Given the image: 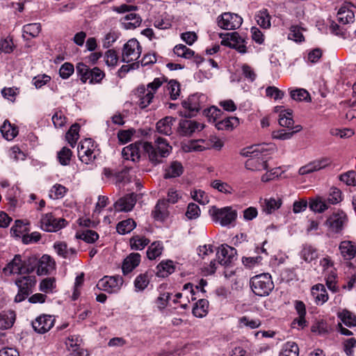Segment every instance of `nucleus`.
<instances>
[{"label": "nucleus", "instance_id": "nucleus-61", "mask_svg": "<svg viewBox=\"0 0 356 356\" xmlns=\"http://www.w3.org/2000/svg\"><path fill=\"white\" fill-rule=\"evenodd\" d=\"M94 145L90 138H86L78 145V156L83 157L87 152H90V148L93 147Z\"/></svg>", "mask_w": 356, "mask_h": 356}, {"label": "nucleus", "instance_id": "nucleus-8", "mask_svg": "<svg viewBox=\"0 0 356 356\" xmlns=\"http://www.w3.org/2000/svg\"><path fill=\"white\" fill-rule=\"evenodd\" d=\"M15 284L18 288V291L14 300L15 302H21L33 292L36 278L33 275L22 276L15 280Z\"/></svg>", "mask_w": 356, "mask_h": 356}, {"label": "nucleus", "instance_id": "nucleus-42", "mask_svg": "<svg viewBox=\"0 0 356 356\" xmlns=\"http://www.w3.org/2000/svg\"><path fill=\"white\" fill-rule=\"evenodd\" d=\"M299 348L293 341H288L284 344L280 356H298Z\"/></svg>", "mask_w": 356, "mask_h": 356}, {"label": "nucleus", "instance_id": "nucleus-60", "mask_svg": "<svg viewBox=\"0 0 356 356\" xmlns=\"http://www.w3.org/2000/svg\"><path fill=\"white\" fill-rule=\"evenodd\" d=\"M168 90L170 98L173 100L177 99L180 94V85L175 80H170L168 84Z\"/></svg>", "mask_w": 356, "mask_h": 356}, {"label": "nucleus", "instance_id": "nucleus-19", "mask_svg": "<svg viewBox=\"0 0 356 356\" xmlns=\"http://www.w3.org/2000/svg\"><path fill=\"white\" fill-rule=\"evenodd\" d=\"M136 201V195L132 193L124 195L116 201L114 204V207L118 211L128 212L133 209Z\"/></svg>", "mask_w": 356, "mask_h": 356}, {"label": "nucleus", "instance_id": "nucleus-5", "mask_svg": "<svg viewBox=\"0 0 356 356\" xmlns=\"http://www.w3.org/2000/svg\"><path fill=\"white\" fill-rule=\"evenodd\" d=\"M167 79L163 77L155 78L152 82L147 85V88L144 86H140L137 89V92L139 97L138 104L141 108H146L152 102L154 95L156 90L165 82Z\"/></svg>", "mask_w": 356, "mask_h": 356}, {"label": "nucleus", "instance_id": "nucleus-2", "mask_svg": "<svg viewBox=\"0 0 356 356\" xmlns=\"http://www.w3.org/2000/svg\"><path fill=\"white\" fill-rule=\"evenodd\" d=\"M143 150L147 156L149 161L153 165H157L163 162L164 159L168 157L172 150L167 140L163 138L158 137L154 143L145 142L141 144Z\"/></svg>", "mask_w": 356, "mask_h": 356}, {"label": "nucleus", "instance_id": "nucleus-63", "mask_svg": "<svg viewBox=\"0 0 356 356\" xmlns=\"http://www.w3.org/2000/svg\"><path fill=\"white\" fill-rule=\"evenodd\" d=\"M212 186L218 191L225 194H231L234 191L231 186L227 183L222 182L220 180H214L212 182Z\"/></svg>", "mask_w": 356, "mask_h": 356}, {"label": "nucleus", "instance_id": "nucleus-24", "mask_svg": "<svg viewBox=\"0 0 356 356\" xmlns=\"http://www.w3.org/2000/svg\"><path fill=\"white\" fill-rule=\"evenodd\" d=\"M152 216L155 220L165 221L169 216L168 204L165 200H159L152 213Z\"/></svg>", "mask_w": 356, "mask_h": 356}, {"label": "nucleus", "instance_id": "nucleus-35", "mask_svg": "<svg viewBox=\"0 0 356 356\" xmlns=\"http://www.w3.org/2000/svg\"><path fill=\"white\" fill-rule=\"evenodd\" d=\"M337 317L348 327H356V315L343 309L337 313Z\"/></svg>", "mask_w": 356, "mask_h": 356}, {"label": "nucleus", "instance_id": "nucleus-59", "mask_svg": "<svg viewBox=\"0 0 356 356\" xmlns=\"http://www.w3.org/2000/svg\"><path fill=\"white\" fill-rule=\"evenodd\" d=\"M241 326H245L250 329H255L261 325V321L258 318H250L248 316H243L239 319Z\"/></svg>", "mask_w": 356, "mask_h": 356}, {"label": "nucleus", "instance_id": "nucleus-50", "mask_svg": "<svg viewBox=\"0 0 356 356\" xmlns=\"http://www.w3.org/2000/svg\"><path fill=\"white\" fill-rule=\"evenodd\" d=\"M76 237L86 243H92L99 238V234L93 230L86 229L81 233H76Z\"/></svg>", "mask_w": 356, "mask_h": 356}, {"label": "nucleus", "instance_id": "nucleus-53", "mask_svg": "<svg viewBox=\"0 0 356 356\" xmlns=\"http://www.w3.org/2000/svg\"><path fill=\"white\" fill-rule=\"evenodd\" d=\"M72 152L67 147H63L57 154V158L62 165H69Z\"/></svg>", "mask_w": 356, "mask_h": 356}, {"label": "nucleus", "instance_id": "nucleus-49", "mask_svg": "<svg viewBox=\"0 0 356 356\" xmlns=\"http://www.w3.org/2000/svg\"><path fill=\"white\" fill-rule=\"evenodd\" d=\"M149 283V279L147 273L138 275L134 280V286L136 291H144Z\"/></svg>", "mask_w": 356, "mask_h": 356}, {"label": "nucleus", "instance_id": "nucleus-23", "mask_svg": "<svg viewBox=\"0 0 356 356\" xmlns=\"http://www.w3.org/2000/svg\"><path fill=\"white\" fill-rule=\"evenodd\" d=\"M350 3H345L337 13V20L342 24L353 23L355 20V14L350 7Z\"/></svg>", "mask_w": 356, "mask_h": 356}, {"label": "nucleus", "instance_id": "nucleus-55", "mask_svg": "<svg viewBox=\"0 0 356 356\" xmlns=\"http://www.w3.org/2000/svg\"><path fill=\"white\" fill-rule=\"evenodd\" d=\"M204 113L210 122L216 124L221 115V111L216 106H211L204 109Z\"/></svg>", "mask_w": 356, "mask_h": 356}, {"label": "nucleus", "instance_id": "nucleus-4", "mask_svg": "<svg viewBox=\"0 0 356 356\" xmlns=\"http://www.w3.org/2000/svg\"><path fill=\"white\" fill-rule=\"evenodd\" d=\"M35 258H29L27 260H22L20 254L15 255L14 258L3 268V271L6 275L12 274H25L31 273L34 271L35 265Z\"/></svg>", "mask_w": 356, "mask_h": 356}, {"label": "nucleus", "instance_id": "nucleus-31", "mask_svg": "<svg viewBox=\"0 0 356 356\" xmlns=\"http://www.w3.org/2000/svg\"><path fill=\"white\" fill-rule=\"evenodd\" d=\"M15 318L16 315L13 311L1 312L0 313V328L3 330L10 328L15 321Z\"/></svg>", "mask_w": 356, "mask_h": 356}, {"label": "nucleus", "instance_id": "nucleus-12", "mask_svg": "<svg viewBox=\"0 0 356 356\" xmlns=\"http://www.w3.org/2000/svg\"><path fill=\"white\" fill-rule=\"evenodd\" d=\"M243 23V19L237 14L225 13L218 18V26L226 30H234L239 28Z\"/></svg>", "mask_w": 356, "mask_h": 356}, {"label": "nucleus", "instance_id": "nucleus-46", "mask_svg": "<svg viewBox=\"0 0 356 356\" xmlns=\"http://www.w3.org/2000/svg\"><path fill=\"white\" fill-rule=\"evenodd\" d=\"M149 243V240L144 236L138 235L134 236L130 238V245L131 249L141 250Z\"/></svg>", "mask_w": 356, "mask_h": 356}, {"label": "nucleus", "instance_id": "nucleus-43", "mask_svg": "<svg viewBox=\"0 0 356 356\" xmlns=\"http://www.w3.org/2000/svg\"><path fill=\"white\" fill-rule=\"evenodd\" d=\"M257 24L264 29H268L270 26V16L266 9L259 10L256 16Z\"/></svg>", "mask_w": 356, "mask_h": 356}, {"label": "nucleus", "instance_id": "nucleus-52", "mask_svg": "<svg viewBox=\"0 0 356 356\" xmlns=\"http://www.w3.org/2000/svg\"><path fill=\"white\" fill-rule=\"evenodd\" d=\"M163 251V245L160 242H154L147 250V256L149 259L153 260L159 257Z\"/></svg>", "mask_w": 356, "mask_h": 356}, {"label": "nucleus", "instance_id": "nucleus-41", "mask_svg": "<svg viewBox=\"0 0 356 356\" xmlns=\"http://www.w3.org/2000/svg\"><path fill=\"white\" fill-rule=\"evenodd\" d=\"M136 226L133 219H127L118 223L116 229L120 234H126L131 232Z\"/></svg>", "mask_w": 356, "mask_h": 356}, {"label": "nucleus", "instance_id": "nucleus-21", "mask_svg": "<svg viewBox=\"0 0 356 356\" xmlns=\"http://www.w3.org/2000/svg\"><path fill=\"white\" fill-rule=\"evenodd\" d=\"M33 264L38 265L37 273L38 275H47L50 273L55 268V261L47 254H44L38 262H33Z\"/></svg>", "mask_w": 356, "mask_h": 356}, {"label": "nucleus", "instance_id": "nucleus-18", "mask_svg": "<svg viewBox=\"0 0 356 356\" xmlns=\"http://www.w3.org/2000/svg\"><path fill=\"white\" fill-rule=\"evenodd\" d=\"M236 250L227 245H222L217 252L218 263L222 266H228L234 259Z\"/></svg>", "mask_w": 356, "mask_h": 356}, {"label": "nucleus", "instance_id": "nucleus-11", "mask_svg": "<svg viewBox=\"0 0 356 356\" xmlns=\"http://www.w3.org/2000/svg\"><path fill=\"white\" fill-rule=\"evenodd\" d=\"M66 220L64 218H56L51 213L42 216L40 227L45 232H56L65 226Z\"/></svg>", "mask_w": 356, "mask_h": 356}, {"label": "nucleus", "instance_id": "nucleus-25", "mask_svg": "<svg viewBox=\"0 0 356 356\" xmlns=\"http://www.w3.org/2000/svg\"><path fill=\"white\" fill-rule=\"evenodd\" d=\"M339 249L344 260H351L356 256V243L350 241H341Z\"/></svg>", "mask_w": 356, "mask_h": 356}, {"label": "nucleus", "instance_id": "nucleus-47", "mask_svg": "<svg viewBox=\"0 0 356 356\" xmlns=\"http://www.w3.org/2000/svg\"><path fill=\"white\" fill-rule=\"evenodd\" d=\"M294 121L292 118V111L290 109L284 110V113L280 114L279 124L282 127L288 129H293Z\"/></svg>", "mask_w": 356, "mask_h": 356}, {"label": "nucleus", "instance_id": "nucleus-48", "mask_svg": "<svg viewBox=\"0 0 356 356\" xmlns=\"http://www.w3.org/2000/svg\"><path fill=\"white\" fill-rule=\"evenodd\" d=\"M282 204V202L280 199L275 200L274 198L266 199L264 200L263 207V211L268 214L272 213L275 210L278 209Z\"/></svg>", "mask_w": 356, "mask_h": 356}, {"label": "nucleus", "instance_id": "nucleus-37", "mask_svg": "<svg viewBox=\"0 0 356 356\" xmlns=\"http://www.w3.org/2000/svg\"><path fill=\"white\" fill-rule=\"evenodd\" d=\"M0 131L4 138L8 140H13L18 133L15 127H13L8 120H6L0 127Z\"/></svg>", "mask_w": 356, "mask_h": 356}, {"label": "nucleus", "instance_id": "nucleus-51", "mask_svg": "<svg viewBox=\"0 0 356 356\" xmlns=\"http://www.w3.org/2000/svg\"><path fill=\"white\" fill-rule=\"evenodd\" d=\"M208 305L209 302L207 300H199L193 309V314L197 317H203L207 314Z\"/></svg>", "mask_w": 356, "mask_h": 356}, {"label": "nucleus", "instance_id": "nucleus-3", "mask_svg": "<svg viewBox=\"0 0 356 356\" xmlns=\"http://www.w3.org/2000/svg\"><path fill=\"white\" fill-rule=\"evenodd\" d=\"M348 222V217L341 209L334 211L326 219L324 225L327 227V235L334 236L342 234Z\"/></svg>", "mask_w": 356, "mask_h": 356}, {"label": "nucleus", "instance_id": "nucleus-64", "mask_svg": "<svg viewBox=\"0 0 356 356\" xmlns=\"http://www.w3.org/2000/svg\"><path fill=\"white\" fill-rule=\"evenodd\" d=\"M11 233L16 237H22L24 232H26V227L20 220H17L15 225L11 227Z\"/></svg>", "mask_w": 356, "mask_h": 356}, {"label": "nucleus", "instance_id": "nucleus-14", "mask_svg": "<svg viewBox=\"0 0 356 356\" xmlns=\"http://www.w3.org/2000/svg\"><path fill=\"white\" fill-rule=\"evenodd\" d=\"M204 100V95H191L186 101L182 103L183 106L188 111V114H185V116L190 118L194 116L203 107Z\"/></svg>", "mask_w": 356, "mask_h": 356}, {"label": "nucleus", "instance_id": "nucleus-28", "mask_svg": "<svg viewBox=\"0 0 356 356\" xmlns=\"http://www.w3.org/2000/svg\"><path fill=\"white\" fill-rule=\"evenodd\" d=\"M175 122V118L172 116H166L157 122L156 130L159 133L169 136L172 134V126Z\"/></svg>", "mask_w": 356, "mask_h": 356}, {"label": "nucleus", "instance_id": "nucleus-26", "mask_svg": "<svg viewBox=\"0 0 356 356\" xmlns=\"http://www.w3.org/2000/svg\"><path fill=\"white\" fill-rule=\"evenodd\" d=\"M140 261V255L138 253H131L123 261L122 270L124 275L131 272L137 267Z\"/></svg>", "mask_w": 356, "mask_h": 356}, {"label": "nucleus", "instance_id": "nucleus-16", "mask_svg": "<svg viewBox=\"0 0 356 356\" xmlns=\"http://www.w3.org/2000/svg\"><path fill=\"white\" fill-rule=\"evenodd\" d=\"M82 339L79 335H71L65 341L69 356H87L86 351L81 347Z\"/></svg>", "mask_w": 356, "mask_h": 356}, {"label": "nucleus", "instance_id": "nucleus-36", "mask_svg": "<svg viewBox=\"0 0 356 356\" xmlns=\"http://www.w3.org/2000/svg\"><path fill=\"white\" fill-rule=\"evenodd\" d=\"M41 31V26L39 23H31L23 26V37L29 40L38 35Z\"/></svg>", "mask_w": 356, "mask_h": 356}, {"label": "nucleus", "instance_id": "nucleus-29", "mask_svg": "<svg viewBox=\"0 0 356 356\" xmlns=\"http://www.w3.org/2000/svg\"><path fill=\"white\" fill-rule=\"evenodd\" d=\"M184 167L182 164L177 161L170 162V165L165 169L164 178H175L182 175Z\"/></svg>", "mask_w": 356, "mask_h": 356}, {"label": "nucleus", "instance_id": "nucleus-57", "mask_svg": "<svg viewBox=\"0 0 356 356\" xmlns=\"http://www.w3.org/2000/svg\"><path fill=\"white\" fill-rule=\"evenodd\" d=\"M312 332L318 333L320 335L325 334L328 332L329 326L323 320L316 321L312 326Z\"/></svg>", "mask_w": 356, "mask_h": 356}, {"label": "nucleus", "instance_id": "nucleus-27", "mask_svg": "<svg viewBox=\"0 0 356 356\" xmlns=\"http://www.w3.org/2000/svg\"><path fill=\"white\" fill-rule=\"evenodd\" d=\"M312 295L317 305H323L328 300L327 290L322 284H316L312 288Z\"/></svg>", "mask_w": 356, "mask_h": 356}, {"label": "nucleus", "instance_id": "nucleus-38", "mask_svg": "<svg viewBox=\"0 0 356 356\" xmlns=\"http://www.w3.org/2000/svg\"><path fill=\"white\" fill-rule=\"evenodd\" d=\"M124 27L127 29H133L140 26L141 19L139 15L136 13H129L126 15L123 18Z\"/></svg>", "mask_w": 356, "mask_h": 356}, {"label": "nucleus", "instance_id": "nucleus-15", "mask_svg": "<svg viewBox=\"0 0 356 356\" xmlns=\"http://www.w3.org/2000/svg\"><path fill=\"white\" fill-rule=\"evenodd\" d=\"M221 44L235 49L242 54L246 52V47L244 44V40L237 32L227 33L226 37L222 38Z\"/></svg>", "mask_w": 356, "mask_h": 356}, {"label": "nucleus", "instance_id": "nucleus-20", "mask_svg": "<svg viewBox=\"0 0 356 356\" xmlns=\"http://www.w3.org/2000/svg\"><path fill=\"white\" fill-rule=\"evenodd\" d=\"M331 163L330 159L327 157L322 158L321 159L315 160L301 167L299 169V174L304 175L312 173L314 171L320 170Z\"/></svg>", "mask_w": 356, "mask_h": 356}, {"label": "nucleus", "instance_id": "nucleus-13", "mask_svg": "<svg viewBox=\"0 0 356 356\" xmlns=\"http://www.w3.org/2000/svg\"><path fill=\"white\" fill-rule=\"evenodd\" d=\"M204 128L202 123L188 119L180 120L177 127V134L181 136H191L196 131H200Z\"/></svg>", "mask_w": 356, "mask_h": 356}, {"label": "nucleus", "instance_id": "nucleus-22", "mask_svg": "<svg viewBox=\"0 0 356 356\" xmlns=\"http://www.w3.org/2000/svg\"><path fill=\"white\" fill-rule=\"evenodd\" d=\"M145 142H138L131 144L122 149V154L124 159L137 161L140 159V150L143 149L142 143Z\"/></svg>", "mask_w": 356, "mask_h": 356}, {"label": "nucleus", "instance_id": "nucleus-45", "mask_svg": "<svg viewBox=\"0 0 356 356\" xmlns=\"http://www.w3.org/2000/svg\"><path fill=\"white\" fill-rule=\"evenodd\" d=\"M79 125L78 124H74L70 127V129L66 133V140H67L68 143L72 147H74L79 139Z\"/></svg>", "mask_w": 356, "mask_h": 356}, {"label": "nucleus", "instance_id": "nucleus-33", "mask_svg": "<svg viewBox=\"0 0 356 356\" xmlns=\"http://www.w3.org/2000/svg\"><path fill=\"white\" fill-rule=\"evenodd\" d=\"M173 51H174V53L177 56L182 57V58H186V59H189V58H191L193 57H195V61L197 63H199V62L202 61V59H201L200 57H199L197 56H195V52L192 49L188 48L184 44H177V45H176L174 47Z\"/></svg>", "mask_w": 356, "mask_h": 356}, {"label": "nucleus", "instance_id": "nucleus-6", "mask_svg": "<svg viewBox=\"0 0 356 356\" xmlns=\"http://www.w3.org/2000/svg\"><path fill=\"white\" fill-rule=\"evenodd\" d=\"M250 286L255 295L266 296L273 289L274 284L270 274L263 273L251 278Z\"/></svg>", "mask_w": 356, "mask_h": 356}, {"label": "nucleus", "instance_id": "nucleus-62", "mask_svg": "<svg viewBox=\"0 0 356 356\" xmlns=\"http://www.w3.org/2000/svg\"><path fill=\"white\" fill-rule=\"evenodd\" d=\"M105 74L103 71L97 67H94L92 70H90L89 72V82L90 83H99Z\"/></svg>", "mask_w": 356, "mask_h": 356}, {"label": "nucleus", "instance_id": "nucleus-9", "mask_svg": "<svg viewBox=\"0 0 356 356\" xmlns=\"http://www.w3.org/2000/svg\"><path fill=\"white\" fill-rule=\"evenodd\" d=\"M142 49L136 39H131L124 44L122 54V61L130 63L138 60L141 54Z\"/></svg>", "mask_w": 356, "mask_h": 356}, {"label": "nucleus", "instance_id": "nucleus-30", "mask_svg": "<svg viewBox=\"0 0 356 356\" xmlns=\"http://www.w3.org/2000/svg\"><path fill=\"white\" fill-rule=\"evenodd\" d=\"M239 124V120L236 117H228L219 120L215 124L218 130L232 131Z\"/></svg>", "mask_w": 356, "mask_h": 356}, {"label": "nucleus", "instance_id": "nucleus-40", "mask_svg": "<svg viewBox=\"0 0 356 356\" xmlns=\"http://www.w3.org/2000/svg\"><path fill=\"white\" fill-rule=\"evenodd\" d=\"M302 129L301 125H296L293 127L292 131H285L283 129L275 131L272 134V136L275 139L288 140L290 139L294 134L299 132Z\"/></svg>", "mask_w": 356, "mask_h": 356}, {"label": "nucleus", "instance_id": "nucleus-1", "mask_svg": "<svg viewBox=\"0 0 356 356\" xmlns=\"http://www.w3.org/2000/svg\"><path fill=\"white\" fill-rule=\"evenodd\" d=\"M263 145H254L241 149V155L249 159L245 163L246 169L261 171L268 169V156Z\"/></svg>", "mask_w": 356, "mask_h": 356}, {"label": "nucleus", "instance_id": "nucleus-39", "mask_svg": "<svg viewBox=\"0 0 356 356\" xmlns=\"http://www.w3.org/2000/svg\"><path fill=\"white\" fill-rule=\"evenodd\" d=\"M300 256L305 261L309 263L318 257V253L315 248L310 245H305L300 252Z\"/></svg>", "mask_w": 356, "mask_h": 356}, {"label": "nucleus", "instance_id": "nucleus-17", "mask_svg": "<svg viewBox=\"0 0 356 356\" xmlns=\"http://www.w3.org/2000/svg\"><path fill=\"white\" fill-rule=\"evenodd\" d=\"M54 316L42 314L32 322V326L35 331L43 334L48 332L54 326Z\"/></svg>", "mask_w": 356, "mask_h": 356}, {"label": "nucleus", "instance_id": "nucleus-56", "mask_svg": "<svg viewBox=\"0 0 356 356\" xmlns=\"http://www.w3.org/2000/svg\"><path fill=\"white\" fill-rule=\"evenodd\" d=\"M291 97L296 101H310L309 92L302 88L293 90L290 92Z\"/></svg>", "mask_w": 356, "mask_h": 356}, {"label": "nucleus", "instance_id": "nucleus-10", "mask_svg": "<svg viewBox=\"0 0 356 356\" xmlns=\"http://www.w3.org/2000/svg\"><path fill=\"white\" fill-rule=\"evenodd\" d=\"M123 284V279L120 275L104 276L99 280L97 286L99 290L109 293L118 292Z\"/></svg>", "mask_w": 356, "mask_h": 356}, {"label": "nucleus", "instance_id": "nucleus-54", "mask_svg": "<svg viewBox=\"0 0 356 356\" xmlns=\"http://www.w3.org/2000/svg\"><path fill=\"white\" fill-rule=\"evenodd\" d=\"M67 191V188L64 186L56 184L51 188L49 195L51 199L58 200L63 197Z\"/></svg>", "mask_w": 356, "mask_h": 356}, {"label": "nucleus", "instance_id": "nucleus-44", "mask_svg": "<svg viewBox=\"0 0 356 356\" xmlns=\"http://www.w3.org/2000/svg\"><path fill=\"white\" fill-rule=\"evenodd\" d=\"M309 209L317 213H323L328 209L326 203L320 197H316L309 200Z\"/></svg>", "mask_w": 356, "mask_h": 356}, {"label": "nucleus", "instance_id": "nucleus-58", "mask_svg": "<svg viewBox=\"0 0 356 356\" xmlns=\"http://www.w3.org/2000/svg\"><path fill=\"white\" fill-rule=\"evenodd\" d=\"M241 74L249 82H253L257 78V74L254 69L248 64H243L241 66Z\"/></svg>", "mask_w": 356, "mask_h": 356}, {"label": "nucleus", "instance_id": "nucleus-7", "mask_svg": "<svg viewBox=\"0 0 356 356\" xmlns=\"http://www.w3.org/2000/svg\"><path fill=\"white\" fill-rule=\"evenodd\" d=\"M209 214L216 222H219L222 227H227L235 222L237 218V211L231 207L218 208L212 207L209 211Z\"/></svg>", "mask_w": 356, "mask_h": 356}, {"label": "nucleus", "instance_id": "nucleus-34", "mask_svg": "<svg viewBox=\"0 0 356 356\" xmlns=\"http://www.w3.org/2000/svg\"><path fill=\"white\" fill-rule=\"evenodd\" d=\"M175 267L171 260L162 261L156 266V275L161 277H165L174 273Z\"/></svg>", "mask_w": 356, "mask_h": 356}, {"label": "nucleus", "instance_id": "nucleus-32", "mask_svg": "<svg viewBox=\"0 0 356 356\" xmlns=\"http://www.w3.org/2000/svg\"><path fill=\"white\" fill-rule=\"evenodd\" d=\"M54 248L56 253L65 259H71L76 254V250L74 248H68L65 242L55 243Z\"/></svg>", "mask_w": 356, "mask_h": 356}]
</instances>
